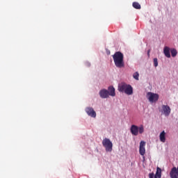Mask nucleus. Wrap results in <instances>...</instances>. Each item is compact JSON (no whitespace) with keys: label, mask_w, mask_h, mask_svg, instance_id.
<instances>
[{"label":"nucleus","mask_w":178,"mask_h":178,"mask_svg":"<svg viewBox=\"0 0 178 178\" xmlns=\"http://www.w3.org/2000/svg\"><path fill=\"white\" fill-rule=\"evenodd\" d=\"M108 54H111V52H110V51H108Z\"/></svg>","instance_id":"20"},{"label":"nucleus","mask_w":178,"mask_h":178,"mask_svg":"<svg viewBox=\"0 0 178 178\" xmlns=\"http://www.w3.org/2000/svg\"><path fill=\"white\" fill-rule=\"evenodd\" d=\"M162 177V169L161 168H156V174L151 172L149 174V178H161Z\"/></svg>","instance_id":"10"},{"label":"nucleus","mask_w":178,"mask_h":178,"mask_svg":"<svg viewBox=\"0 0 178 178\" xmlns=\"http://www.w3.org/2000/svg\"><path fill=\"white\" fill-rule=\"evenodd\" d=\"M146 97L151 104H154V102H156L159 99V95L149 92L147 93Z\"/></svg>","instance_id":"6"},{"label":"nucleus","mask_w":178,"mask_h":178,"mask_svg":"<svg viewBox=\"0 0 178 178\" xmlns=\"http://www.w3.org/2000/svg\"><path fill=\"white\" fill-rule=\"evenodd\" d=\"M123 54L120 51L115 52L114 55H113V59L114 60L115 65L116 67H124V62L123 61Z\"/></svg>","instance_id":"2"},{"label":"nucleus","mask_w":178,"mask_h":178,"mask_svg":"<svg viewBox=\"0 0 178 178\" xmlns=\"http://www.w3.org/2000/svg\"><path fill=\"white\" fill-rule=\"evenodd\" d=\"M85 112L88 116H90V118H93L94 119L97 118V112H95L94 108L91 106H87L85 108Z\"/></svg>","instance_id":"8"},{"label":"nucleus","mask_w":178,"mask_h":178,"mask_svg":"<svg viewBox=\"0 0 178 178\" xmlns=\"http://www.w3.org/2000/svg\"><path fill=\"white\" fill-rule=\"evenodd\" d=\"M144 126L140 125V127L137 125L132 124L130 128V132L132 136H137L138 134H143L144 133Z\"/></svg>","instance_id":"4"},{"label":"nucleus","mask_w":178,"mask_h":178,"mask_svg":"<svg viewBox=\"0 0 178 178\" xmlns=\"http://www.w3.org/2000/svg\"><path fill=\"white\" fill-rule=\"evenodd\" d=\"M86 66H88V67H90L91 66V63L88 61L86 62Z\"/></svg>","instance_id":"18"},{"label":"nucleus","mask_w":178,"mask_h":178,"mask_svg":"<svg viewBox=\"0 0 178 178\" xmlns=\"http://www.w3.org/2000/svg\"><path fill=\"white\" fill-rule=\"evenodd\" d=\"M139 154L143 156V161H145V141L141 140L139 145Z\"/></svg>","instance_id":"9"},{"label":"nucleus","mask_w":178,"mask_h":178,"mask_svg":"<svg viewBox=\"0 0 178 178\" xmlns=\"http://www.w3.org/2000/svg\"><path fill=\"white\" fill-rule=\"evenodd\" d=\"M147 55H148V56H149V50L147 52Z\"/></svg>","instance_id":"19"},{"label":"nucleus","mask_w":178,"mask_h":178,"mask_svg":"<svg viewBox=\"0 0 178 178\" xmlns=\"http://www.w3.org/2000/svg\"><path fill=\"white\" fill-rule=\"evenodd\" d=\"M154 67H158V58H154Z\"/></svg>","instance_id":"17"},{"label":"nucleus","mask_w":178,"mask_h":178,"mask_svg":"<svg viewBox=\"0 0 178 178\" xmlns=\"http://www.w3.org/2000/svg\"><path fill=\"white\" fill-rule=\"evenodd\" d=\"M159 138H160V141H161V143H165V141H166V133L165 132V131H163L160 134Z\"/></svg>","instance_id":"13"},{"label":"nucleus","mask_w":178,"mask_h":178,"mask_svg":"<svg viewBox=\"0 0 178 178\" xmlns=\"http://www.w3.org/2000/svg\"><path fill=\"white\" fill-rule=\"evenodd\" d=\"M132 6H134L135 9H141V6L138 2H134Z\"/></svg>","instance_id":"15"},{"label":"nucleus","mask_w":178,"mask_h":178,"mask_svg":"<svg viewBox=\"0 0 178 178\" xmlns=\"http://www.w3.org/2000/svg\"><path fill=\"white\" fill-rule=\"evenodd\" d=\"M171 178H178V170L176 167H173L170 172Z\"/></svg>","instance_id":"11"},{"label":"nucleus","mask_w":178,"mask_h":178,"mask_svg":"<svg viewBox=\"0 0 178 178\" xmlns=\"http://www.w3.org/2000/svg\"><path fill=\"white\" fill-rule=\"evenodd\" d=\"M160 112L161 115H163V116H165V118H168V116H170L172 112V109L170 108V106L168 105H162Z\"/></svg>","instance_id":"7"},{"label":"nucleus","mask_w":178,"mask_h":178,"mask_svg":"<svg viewBox=\"0 0 178 178\" xmlns=\"http://www.w3.org/2000/svg\"><path fill=\"white\" fill-rule=\"evenodd\" d=\"M108 54H111V52H110V51H108Z\"/></svg>","instance_id":"21"},{"label":"nucleus","mask_w":178,"mask_h":178,"mask_svg":"<svg viewBox=\"0 0 178 178\" xmlns=\"http://www.w3.org/2000/svg\"><path fill=\"white\" fill-rule=\"evenodd\" d=\"M102 145L105 148L106 152H111L113 148V143H112L111 139L108 138L103 139Z\"/></svg>","instance_id":"5"},{"label":"nucleus","mask_w":178,"mask_h":178,"mask_svg":"<svg viewBox=\"0 0 178 178\" xmlns=\"http://www.w3.org/2000/svg\"><path fill=\"white\" fill-rule=\"evenodd\" d=\"M99 95L102 99H107L109 97H116V92L113 86H109L108 90L103 88L99 91Z\"/></svg>","instance_id":"1"},{"label":"nucleus","mask_w":178,"mask_h":178,"mask_svg":"<svg viewBox=\"0 0 178 178\" xmlns=\"http://www.w3.org/2000/svg\"><path fill=\"white\" fill-rule=\"evenodd\" d=\"M171 49L169 47L165 46L163 48V54L166 58H170Z\"/></svg>","instance_id":"12"},{"label":"nucleus","mask_w":178,"mask_h":178,"mask_svg":"<svg viewBox=\"0 0 178 178\" xmlns=\"http://www.w3.org/2000/svg\"><path fill=\"white\" fill-rule=\"evenodd\" d=\"M171 56L172 58H175V56H177V50L175 48H172L170 50Z\"/></svg>","instance_id":"14"},{"label":"nucleus","mask_w":178,"mask_h":178,"mask_svg":"<svg viewBox=\"0 0 178 178\" xmlns=\"http://www.w3.org/2000/svg\"><path fill=\"white\" fill-rule=\"evenodd\" d=\"M118 91L124 92L127 95H133V87L127 83H120L118 85Z\"/></svg>","instance_id":"3"},{"label":"nucleus","mask_w":178,"mask_h":178,"mask_svg":"<svg viewBox=\"0 0 178 178\" xmlns=\"http://www.w3.org/2000/svg\"><path fill=\"white\" fill-rule=\"evenodd\" d=\"M133 77H134V79H135V80H139L140 74H138V72H136L134 73Z\"/></svg>","instance_id":"16"}]
</instances>
